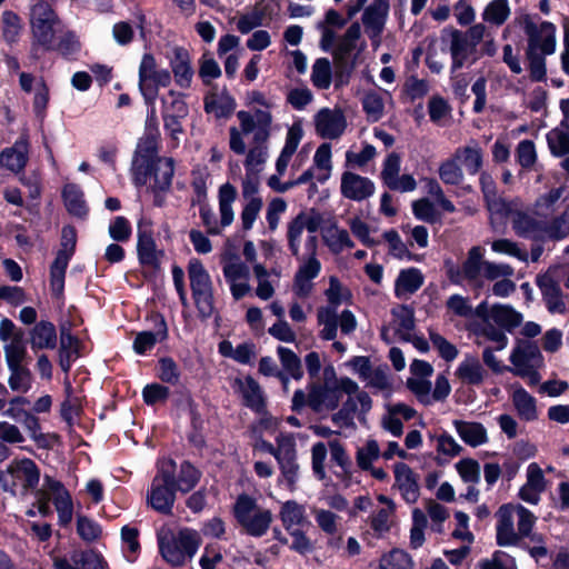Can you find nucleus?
Listing matches in <instances>:
<instances>
[{
    "instance_id": "1",
    "label": "nucleus",
    "mask_w": 569,
    "mask_h": 569,
    "mask_svg": "<svg viewBox=\"0 0 569 569\" xmlns=\"http://www.w3.org/2000/svg\"><path fill=\"white\" fill-rule=\"evenodd\" d=\"M321 216L315 210L303 211L292 221L289 229L290 249L300 260L295 274L293 292L299 298H307L312 290V279L321 269L316 258L317 239L312 234L321 223Z\"/></svg>"
},
{
    "instance_id": "2",
    "label": "nucleus",
    "mask_w": 569,
    "mask_h": 569,
    "mask_svg": "<svg viewBox=\"0 0 569 569\" xmlns=\"http://www.w3.org/2000/svg\"><path fill=\"white\" fill-rule=\"evenodd\" d=\"M496 541L500 547L522 546L537 518L521 505H502L496 512Z\"/></svg>"
},
{
    "instance_id": "3",
    "label": "nucleus",
    "mask_w": 569,
    "mask_h": 569,
    "mask_svg": "<svg viewBox=\"0 0 569 569\" xmlns=\"http://www.w3.org/2000/svg\"><path fill=\"white\" fill-rule=\"evenodd\" d=\"M237 118L240 128H230V149L233 152L243 154L247 146L244 138L250 136H252L253 142H266L271 124V116L268 110L257 109L253 113L239 111Z\"/></svg>"
},
{
    "instance_id": "4",
    "label": "nucleus",
    "mask_w": 569,
    "mask_h": 569,
    "mask_svg": "<svg viewBox=\"0 0 569 569\" xmlns=\"http://www.w3.org/2000/svg\"><path fill=\"white\" fill-rule=\"evenodd\" d=\"M160 553L171 566H182L196 555L200 538L197 531L181 529L178 533L164 532L158 537Z\"/></svg>"
},
{
    "instance_id": "5",
    "label": "nucleus",
    "mask_w": 569,
    "mask_h": 569,
    "mask_svg": "<svg viewBox=\"0 0 569 569\" xmlns=\"http://www.w3.org/2000/svg\"><path fill=\"white\" fill-rule=\"evenodd\" d=\"M173 460L162 461L147 493V502L158 512L170 515L176 500Z\"/></svg>"
},
{
    "instance_id": "6",
    "label": "nucleus",
    "mask_w": 569,
    "mask_h": 569,
    "mask_svg": "<svg viewBox=\"0 0 569 569\" xmlns=\"http://www.w3.org/2000/svg\"><path fill=\"white\" fill-rule=\"evenodd\" d=\"M149 124H153V132L149 131L142 139H140L132 161L133 180L137 186L147 183L148 177L151 174L153 162L158 157V126L156 118V110L151 108V114L148 119Z\"/></svg>"
},
{
    "instance_id": "7",
    "label": "nucleus",
    "mask_w": 569,
    "mask_h": 569,
    "mask_svg": "<svg viewBox=\"0 0 569 569\" xmlns=\"http://www.w3.org/2000/svg\"><path fill=\"white\" fill-rule=\"evenodd\" d=\"M188 277L192 298L200 317L210 318L216 311L213 286L210 274L200 260L191 259L189 261Z\"/></svg>"
},
{
    "instance_id": "8",
    "label": "nucleus",
    "mask_w": 569,
    "mask_h": 569,
    "mask_svg": "<svg viewBox=\"0 0 569 569\" xmlns=\"http://www.w3.org/2000/svg\"><path fill=\"white\" fill-rule=\"evenodd\" d=\"M237 197L238 191L234 186L229 182L220 186L218 192L220 213L219 221L216 219V214L209 203L203 204L202 208L199 209V214L202 220V224L207 230V233L212 236L220 234L222 228H226L232 223L234 218L232 204Z\"/></svg>"
},
{
    "instance_id": "9",
    "label": "nucleus",
    "mask_w": 569,
    "mask_h": 569,
    "mask_svg": "<svg viewBox=\"0 0 569 569\" xmlns=\"http://www.w3.org/2000/svg\"><path fill=\"white\" fill-rule=\"evenodd\" d=\"M60 20L50 3L37 0L30 9V26L33 36V47L40 46L46 50L53 49V39Z\"/></svg>"
},
{
    "instance_id": "10",
    "label": "nucleus",
    "mask_w": 569,
    "mask_h": 569,
    "mask_svg": "<svg viewBox=\"0 0 569 569\" xmlns=\"http://www.w3.org/2000/svg\"><path fill=\"white\" fill-rule=\"evenodd\" d=\"M527 36L526 51L541 52L553 54L556 51V26L549 21H542L539 18H533L530 14H525L520 19Z\"/></svg>"
},
{
    "instance_id": "11",
    "label": "nucleus",
    "mask_w": 569,
    "mask_h": 569,
    "mask_svg": "<svg viewBox=\"0 0 569 569\" xmlns=\"http://www.w3.org/2000/svg\"><path fill=\"white\" fill-rule=\"evenodd\" d=\"M171 74L167 69H159L156 59L144 53L139 67V89L146 102L153 107L160 87H168Z\"/></svg>"
},
{
    "instance_id": "12",
    "label": "nucleus",
    "mask_w": 569,
    "mask_h": 569,
    "mask_svg": "<svg viewBox=\"0 0 569 569\" xmlns=\"http://www.w3.org/2000/svg\"><path fill=\"white\" fill-rule=\"evenodd\" d=\"M328 306L318 309V322L322 326L320 337L323 340H333L337 337L338 306L347 299L348 292L343 289L336 277L329 280V288L326 291Z\"/></svg>"
},
{
    "instance_id": "13",
    "label": "nucleus",
    "mask_w": 569,
    "mask_h": 569,
    "mask_svg": "<svg viewBox=\"0 0 569 569\" xmlns=\"http://www.w3.org/2000/svg\"><path fill=\"white\" fill-rule=\"evenodd\" d=\"M234 513L246 531L260 537L268 530L271 522V513L256 505V501L248 496H240L234 506Z\"/></svg>"
},
{
    "instance_id": "14",
    "label": "nucleus",
    "mask_w": 569,
    "mask_h": 569,
    "mask_svg": "<svg viewBox=\"0 0 569 569\" xmlns=\"http://www.w3.org/2000/svg\"><path fill=\"white\" fill-rule=\"evenodd\" d=\"M76 243V229L71 226L63 227L61 231V248L50 268V284L56 296H60L63 291L66 269L74 253Z\"/></svg>"
},
{
    "instance_id": "15",
    "label": "nucleus",
    "mask_w": 569,
    "mask_h": 569,
    "mask_svg": "<svg viewBox=\"0 0 569 569\" xmlns=\"http://www.w3.org/2000/svg\"><path fill=\"white\" fill-rule=\"evenodd\" d=\"M476 317L481 321H491L508 332L519 327L523 320L522 315L510 305L496 303L489 307L487 301L476 307Z\"/></svg>"
},
{
    "instance_id": "16",
    "label": "nucleus",
    "mask_w": 569,
    "mask_h": 569,
    "mask_svg": "<svg viewBox=\"0 0 569 569\" xmlns=\"http://www.w3.org/2000/svg\"><path fill=\"white\" fill-rule=\"evenodd\" d=\"M222 272L230 286V291L236 300H240L251 292L250 268L239 258L230 259L223 263Z\"/></svg>"
},
{
    "instance_id": "17",
    "label": "nucleus",
    "mask_w": 569,
    "mask_h": 569,
    "mask_svg": "<svg viewBox=\"0 0 569 569\" xmlns=\"http://www.w3.org/2000/svg\"><path fill=\"white\" fill-rule=\"evenodd\" d=\"M483 250L480 247H472L467 259L463 261L460 269L449 270V278L452 282L460 284L463 280L472 283L481 284L480 279L483 273Z\"/></svg>"
},
{
    "instance_id": "18",
    "label": "nucleus",
    "mask_w": 569,
    "mask_h": 569,
    "mask_svg": "<svg viewBox=\"0 0 569 569\" xmlns=\"http://www.w3.org/2000/svg\"><path fill=\"white\" fill-rule=\"evenodd\" d=\"M12 487L20 486L26 492L36 489L40 480V470L31 459L24 458L12 461L7 469Z\"/></svg>"
},
{
    "instance_id": "19",
    "label": "nucleus",
    "mask_w": 569,
    "mask_h": 569,
    "mask_svg": "<svg viewBox=\"0 0 569 569\" xmlns=\"http://www.w3.org/2000/svg\"><path fill=\"white\" fill-rule=\"evenodd\" d=\"M388 12V0H373L362 14L366 32L373 44H379L380 42V36L385 29Z\"/></svg>"
},
{
    "instance_id": "20",
    "label": "nucleus",
    "mask_w": 569,
    "mask_h": 569,
    "mask_svg": "<svg viewBox=\"0 0 569 569\" xmlns=\"http://www.w3.org/2000/svg\"><path fill=\"white\" fill-rule=\"evenodd\" d=\"M537 286L550 313L567 312V301L559 282L549 273L537 278Z\"/></svg>"
},
{
    "instance_id": "21",
    "label": "nucleus",
    "mask_w": 569,
    "mask_h": 569,
    "mask_svg": "<svg viewBox=\"0 0 569 569\" xmlns=\"http://www.w3.org/2000/svg\"><path fill=\"white\" fill-rule=\"evenodd\" d=\"M508 214H511L512 230L518 237L531 240L543 239L545 221L537 219L535 212L510 210Z\"/></svg>"
},
{
    "instance_id": "22",
    "label": "nucleus",
    "mask_w": 569,
    "mask_h": 569,
    "mask_svg": "<svg viewBox=\"0 0 569 569\" xmlns=\"http://www.w3.org/2000/svg\"><path fill=\"white\" fill-rule=\"evenodd\" d=\"M315 122L317 133L326 139L339 138L347 127L346 118L339 109H321Z\"/></svg>"
},
{
    "instance_id": "23",
    "label": "nucleus",
    "mask_w": 569,
    "mask_h": 569,
    "mask_svg": "<svg viewBox=\"0 0 569 569\" xmlns=\"http://www.w3.org/2000/svg\"><path fill=\"white\" fill-rule=\"evenodd\" d=\"M340 191L350 200L362 201L373 194L375 184L367 177L346 171L341 176Z\"/></svg>"
},
{
    "instance_id": "24",
    "label": "nucleus",
    "mask_w": 569,
    "mask_h": 569,
    "mask_svg": "<svg viewBox=\"0 0 569 569\" xmlns=\"http://www.w3.org/2000/svg\"><path fill=\"white\" fill-rule=\"evenodd\" d=\"M28 134L22 133L12 147L0 152V166L12 172H20L28 162Z\"/></svg>"
},
{
    "instance_id": "25",
    "label": "nucleus",
    "mask_w": 569,
    "mask_h": 569,
    "mask_svg": "<svg viewBox=\"0 0 569 569\" xmlns=\"http://www.w3.org/2000/svg\"><path fill=\"white\" fill-rule=\"evenodd\" d=\"M56 569H104L103 559L93 550H74L69 558L54 560Z\"/></svg>"
},
{
    "instance_id": "26",
    "label": "nucleus",
    "mask_w": 569,
    "mask_h": 569,
    "mask_svg": "<svg viewBox=\"0 0 569 569\" xmlns=\"http://www.w3.org/2000/svg\"><path fill=\"white\" fill-rule=\"evenodd\" d=\"M137 251L141 264L151 268H157L160 264L162 251L157 249L151 229L143 227L141 223L138 226Z\"/></svg>"
},
{
    "instance_id": "27",
    "label": "nucleus",
    "mask_w": 569,
    "mask_h": 569,
    "mask_svg": "<svg viewBox=\"0 0 569 569\" xmlns=\"http://www.w3.org/2000/svg\"><path fill=\"white\" fill-rule=\"evenodd\" d=\"M480 187L483 193L487 209L491 216L503 218L510 212V204L497 192L496 182L488 172H481Z\"/></svg>"
},
{
    "instance_id": "28",
    "label": "nucleus",
    "mask_w": 569,
    "mask_h": 569,
    "mask_svg": "<svg viewBox=\"0 0 569 569\" xmlns=\"http://www.w3.org/2000/svg\"><path fill=\"white\" fill-rule=\"evenodd\" d=\"M395 480V485L400 490L402 498L408 503H415L419 497V485L412 469L403 462L396 463Z\"/></svg>"
},
{
    "instance_id": "29",
    "label": "nucleus",
    "mask_w": 569,
    "mask_h": 569,
    "mask_svg": "<svg viewBox=\"0 0 569 569\" xmlns=\"http://www.w3.org/2000/svg\"><path fill=\"white\" fill-rule=\"evenodd\" d=\"M238 392L241 395L243 403L250 409L261 412L264 408L262 390L259 383L247 376L234 381Z\"/></svg>"
},
{
    "instance_id": "30",
    "label": "nucleus",
    "mask_w": 569,
    "mask_h": 569,
    "mask_svg": "<svg viewBox=\"0 0 569 569\" xmlns=\"http://www.w3.org/2000/svg\"><path fill=\"white\" fill-rule=\"evenodd\" d=\"M453 426L461 440L472 448L488 442L487 430L480 422L455 420Z\"/></svg>"
},
{
    "instance_id": "31",
    "label": "nucleus",
    "mask_w": 569,
    "mask_h": 569,
    "mask_svg": "<svg viewBox=\"0 0 569 569\" xmlns=\"http://www.w3.org/2000/svg\"><path fill=\"white\" fill-rule=\"evenodd\" d=\"M540 357V351L533 342H519L510 355V362L513 368L509 370L512 372V370L533 368Z\"/></svg>"
},
{
    "instance_id": "32",
    "label": "nucleus",
    "mask_w": 569,
    "mask_h": 569,
    "mask_svg": "<svg viewBox=\"0 0 569 569\" xmlns=\"http://www.w3.org/2000/svg\"><path fill=\"white\" fill-rule=\"evenodd\" d=\"M423 283V276L419 269L401 270L395 284V293L399 299H408Z\"/></svg>"
},
{
    "instance_id": "33",
    "label": "nucleus",
    "mask_w": 569,
    "mask_h": 569,
    "mask_svg": "<svg viewBox=\"0 0 569 569\" xmlns=\"http://www.w3.org/2000/svg\"><path fill=\"white\" fill-rule=\"evenodd\" d=\"M453 157L466 168L469 174L480 171L483 163V152L479 143L472 141L470 144L457 148Z\"/></svg>"
},
{
    "instance_id": "34",
    "label": "nucleus",
    "mask_w": 569,
    "mask_h": 569,
    "mask_svg": "<svg viewBox=\"0 0 569 569\" xmlns=\"http://www.w3.org/2000/svg\"><path fill=\"white\" fill-rule=\"evenodd\" d=\"M450 37L451 69L457 71L462 68L465 61L475 52L476 48L466 39L463 32L459 30H452Z\"/></svg>"
},
{
    "instance_id": "35",
    "label": "nucleus",
    "mask_w": 569,
    "mask_h": 569,
    "mask_svg": "<svg viewBox=\"0 0 569 569\" xmlns=\"http://www.w3.org/2000/svg\"><path fill=\"white\" fill-rule=\"evenodd\" d=\"M456 376L463 383L478 386L485 380L486 370L477 357L467 355L459 363Z\"/></svg>"
},
{
    "instance_id": "36",
    "label": "nucleus",
    "mask_w": 569,
    "mask_h": 569,
    "mask_svg": "<svg viewBox=\"0 0 569 569\" xmlns=\"http://www.w3.org/2000/svg\"><path fill=\"white\" fill-rule=\"evenodd\" d=\"M361 34V28L358 22L352 23L345 34L338 39L337 44L333 49V58L337 62L343 64L352 51L356 49L357 41Z\"/></svg>"
},
{
    "instance_id": "37",
    "label": "nucleus",
    "mask_w": 569,
    "mask_h": 569,
    "mask_svg": "<svg viewBox=\"0 0 569 569\" xmlns=\"http://www.w3.org/2000/svg\"><path fill=\"white\" fill-rule=\"evenodd\" d=\"M511 400L520 419L525 421H533L538 418L536 399L522 387H515Z\"/></svg>"
},
{
    "instance_id": "38",
    "label": "nucleus",
    "mask_w": 569,
    "mask_h": 569,
    "mask_svg": "<svg viewBox=\"0 0 569 569\" xmlns=\"http://www.w3.org/2000/svg\"><path fill=\"white\" fill-rule=\"evenodd\" d=\"M30 343L33 350L56 348V327L49 321H40L30 332Z\"/></svg>"
},
{
    "instance_id": "39",
    "label": "nucleus",
    "mask_w": 569,
    "mask_h": 569,
    "mask_svg": "<svg viewBox=\"0 0 569 569\" xmlns=\"http://www.w3.org/2000/svg\"><path fill=\"white\" fill-rule=\"evenodd\" d=\"M340 400V395L338 390L329 383H326L323 387L313 388L308 395V403L315 410H320L322 408L332 410L335 409Z\"/></svg>"
},
{
    "instance_id": "40",
    "label": "nucleus",
    "mask_w": 569,
    "mask_h": 569,
    "mask_svg": "<svg viewBox=\"0 0 569 569\" xmlns=\"http://www.w3.org/2000/svg\"><path fill=\"white\" fill-rule=\"evenodd\" d=\"M171 68L176 82L181 88L190 87L193 71L190 67L189 54L181 48L174 49V58L171 60Z\"/></svg>"
},
{
    "instance_id": "41",
    "label": "nucleus",
    "mask_w": 569,
    "mask_h": 569,
    "mask_svg": "<svg viewBox=\"0 0 569 569\" xmlns=\"http://www.w3.org/2000/svg\"><path fill=\"white\" fill-rule=\"evenodd\" d=\"M323 241L331 252L338 254L345 249L355 247V242L346 229L338 227L336 223L329 226L323 232Z\"/></svg>"
},
{
    "instance_id": "42",
    "label": "nucleus",
    "mask_w": 569,
    "mask_h": 569,
    "mask_svg": "<svg viewBox=\"0 0 569 569\" xmlns=\"http://www.w3.org/2000/svg\"><path fill=\"white\" fill-rule=\"evenodd\" d=\"M154 177L153 188L159 191H167L174 173V161L172 158H160L153 162L151 170Z\"/></svg>"
},
{
    "instance_id": "43",
    "label": "nucleus",
    "mask_w": 569,
    "mask_h": 569,
    "mask_svg": "<svg viewBox=\"0 0 569 569\" xmlns=\"http://www.w3.org/2000/svg\"><path fill=\"white\" fill-rule=\"evenodd\" d=\"M234 100L227 93H211L204 99V110L216 118L228 117L234 110Z\"/></svg>"
},
{
    "instance_id": "44",
    "label": "nucleus",
    "mask_w": 569,
    "mask_h": 569,
    "mask_svg": "<svg viewBox=\"0 0 569 569\" xmlns=\"http://www.w3.org/2000/svg\"><path fill=\"white\" fill-rule=\"evenodd\" d=\"M3 350L8 367L28 365V352L23 340V332H18L9 343L4 345Z\"/></svg>"
},
{
    "instance_id": "45",
    "label": "nucleus",
    "mask_w": 569,
    "mask_h": 569,
    "mask_svg": "<svg viewBox=\"0 0 569 569\" xmlns=\"http://www.w3.org/2000/svg\"><path fill=\"white\" fill-rule=\"evenodd\" d=\"M168 330L163 319L160 320V329L157 332L142 331L136 336L133 341V350L143 355L151 350L158 341H162L167 338Z\"/></svg>"
},
{
    "instance_id": "46",
    "label": "nucleus",
    "mask_w": 569,
    "mask_h": 569,
    "mask_svg": "<svg viewBox=\"0 0 569 569\" xmlns=\"http://www.w3.org/2000/svg\"><path fill=\"white\" fill-rule=\"evenodd\" d=\"M10 376L8 379L9 387L12 391L27 393L31 387L33 377L28 365L8 367Z\"/></svg>"
},
{
    "instance_id": "47",
    "label": "nucleus",
    "mask_w": 569,
    "mask_h": 569,
    "mask_svg": "<svg viewBox=\"0 0 569 569\" xmlns=\"http://www.w3.org/2000/svg\"><path fill=\"white\" fill-rule=\"evenodd\" d=\"M547 142L553 156L563 157L569 153V130L563 122L547 133Z\"/></svg>"
},
{
    "instance_id": "48",
    "label": "nucleus",
    "mask_w": 569,
    "mask_h": 569,
    "mask_svg": "<svg viewBox=\"0 0 569 569\" xmlns=\"http://www.w3.org/2000/svg\"><path fill=\"white\" fill-rule=\"evenodd\" d=\"M67 210L77 217L87 214V207L83 200V193L80 188L73 183H69L63 188L62 192Z\"/></svg>"
},
{
    "instance_id": "49",
    "label": "nucleus",
    "mask_w": 569,
    "mask_h": 569,
    "mask_svg": "<svg viewBox=\"0 0 569 569\" xmlns=\"http://www.w3.org/2000/svg\"><path fill=\"white\" fill-rule=\"evenodd\" d=\"M200 478L201 472L189 461H183L174 480V488L183 493L189 492L197 486Z\"/></svg>"
},
{
    "instance_id": "50",
    "label": "nucleus",
    "mask_w": 569,
    "mask_h": 569,
    "mask_svg": "<svg viewBox=\"0 0 569 569\" xmlns=\"http://www.w3.org/2000/svg\"><path fill=\"white\" fill-rule=\"evenodd\" d=\"M563 188H553L537 198L533 204L535 214L539 218H547L556 210L559 199L562 197Z\"/></svg>"
},
{
    "instance_id": "51",
    "label": "nucleus",
    "mask_w": 569,
    "mask_h": 569,
    "mask_svg": "<svg viewBox=\"0 0 569 569\" xmlns=\"http://www.w3.org/2000/svg\"><path fill=\"white\" fill-rule=\"evenodd\" d=\"M569 234V206L551 221H545L543 239L561 240Z\"/></svg>"
},
{
    "instance_id": "52",
    "label": "nucleus",
    "mask_w": 569,
    "mask_h": 569,
    "mask_svg": "<svg viewBox=\"0 0 569 569\" xmlns=\"http://www.w3.org/2000/svg\"><path fill=\"white\" fill-rule=\"evenodd\" d=\"M510 16L508 0H492L482 12V19L491 24L501 26Z\"/></svg>"
},
{
    "instance_id": "53",
    "label": "nucleus",
    "mask_w": 569,
    "mask_h": 569,
    "mask_svg": "<svg viewBox=\"0 0 569 569\" xmlns=\"http://www.w3.org/2000/svg\"><path fill=\"white\" fill-rule=\"evenodd\" d=\"M365 380L370 388L381 392L385 398H389L392 393V382L388 375L387 367L372 369Z\"/></svg>"
},
{
    "instance_id": "54",
    "label": "nucleus",
    "mask_w": 569,
    "mask_h": 569,
    "mask_svg": "<svg viewBox=\"0 0 569 569\" xmlns=\"http://www.w3.org/2000/svg\"><path fill=\"white\" fill-rule=\"evenodd\" d=\"M383 96H388V92L383 93L377 91H370L365 94L362 99V107L368 118L371 121H378L382 118L385 111Z\"/></svg>"
},
{
    "instance_id": "55",
    "label": "nucleus",
    "mask_w": 569,
    "mask_h": 569,
    "mask_svg": "<svg viewBox=\"0 0 569 569\" xmlns=\"http://www.w3.org/2000/svg\"><path fill=\"white\" fill-rule=\"evenodd\" d=\"M312 513L318 527L328 536H335L340 526V517L329 509L313 508Z\"/></svg>"
},
{
    "instance_id": "56",
    "label": "nucleus",
    "mask_w": 569,
    "mask_h": 569,
    "mask_svg": "<svg viewBox=\"0 0 569 569\" xmlns=\"http://www.w3.org/2000/svg\"><path fill=\"white\" fill-rule=\"evenodd\" d=\"M357 412V401L348 398L341 409L332 415L331 420L339 429H355V413Z\"/></svg>"
},
{
    "instance_id": "57",
    "label": "nucleus",
    "mask_w": 569,
    "mask_h": 569,
    "mask_svg": "<svg viewBox=\"0 0 569 569\" xmlns=\"http://www.w3.org/2000/svg\"><path fill=\"white\" fill-rule=\"evenodd\" d=\"M396 331L403 340L411 339L412 329L415 327L413 315L412 311L402 307L399 310L393 311Z\"/></svg>"
},
{
    "instance_id": "58",
    "label": "nucleus",
    "mask_w": 569,
    "mask_h": 569,
    "mask_svg": "<svg viewBox=\"0 0 569 569\" xmlns=\"http://www.w3.org/2000/svg\"><path fill=\"white\" fill-rule=\"evenodd\" d=\"M331 64L328 59L319 58L312 66L311 80L319 89H328L331 83Z\"/></svg>"
},
{
    "instance_id": "59",
    "label": "nucleus",
    "mask_w": 569,
    "mask_h": 569,
    "mask_svg": "<svg viewBox=\"0 0 569 569\" xmlns=\"http://www.w3.org/2000/svg\"><path fill=\"white\" fill-rule=\"evenodd\" d=\"M381 569H412L411 557L403 550L395 549L380 560Z\"/></svg>"
},
{
    "instance_id": "60",
    "label": "nucleus",
    "mask_w": 569,
    "mask_h": 569,
    "mask_svg": "<svg viewBox=\"0 0 569 569\" xmlns=\"http://www.w3.org/2000/svg\"><path fill=\"white\" fill-rule=\"evenodd\" d=\"M439 177L446 184L457 186L462 182L463 172L462 169L458 166V161L453 156L440 164Z\"/></svg>"
},
{
    "instance_id": "61",
    "label": "nucleus",
    "mask_w": 569,
    "mask_h": 569,
    "mask_svg": "<svg viewBox=\"0 0 569 569\" xmlns=\"http://www.w3.org/2000/svg\"><path fill=\"white\" fill-rule=\"evenodd\" d=\"M380 456V448L376 440L370 439L361 448H358L356 460L357 465L362 470L371 469L372 462Z\"/></svg>"
},
{
    "instance_id": "62",
    "label": "nucleus",
    "mask_w": 569,
    "mask_h": 569,
    "mask_svg": "<svg viewBox=\"0 0 569 569\" xmlns=\"http://www.w3.org/2000/svg\"><path fill=\"white\" fill-rule=\"evenodd\" d=\"M256 146L249 149L244 161L246 172L259 174L267 159L264 142H254Z\"/></svg>"
},
{
    "instance_id": "63",
    "label": "nucleus",
    "mask_w": 569,
    "mask_h": 569,
    "mask_svg": "<svg viewBox=\"0 0 569 569\" xmlns=\"http://www.w3.org/2000/svg\"><path fill=\"white\" fill-rule=\"evenodd\" d=\"M518 547L527 550L536 560L545 558L548 555L543 536L538 532H533L532 529L529 535L526 536V539L522 540V546Z\"/></svg>"
},
{
    "instance_id": "64",
    "label": "nucleus",
    "mask_w": 569,
    "mask_h": 569,
    "mask_svg": "<svg viewBox=\"0 0 569 569\" xmlns=\"http://www.w3.org/2000/svg\"><path fill=\"white\" fill-rule=\"evenodd\" d=\"M479 569H517L513 557L505 551H496L491 558L483 559L478 563Z\"/></svg>"
}]
</instances>
